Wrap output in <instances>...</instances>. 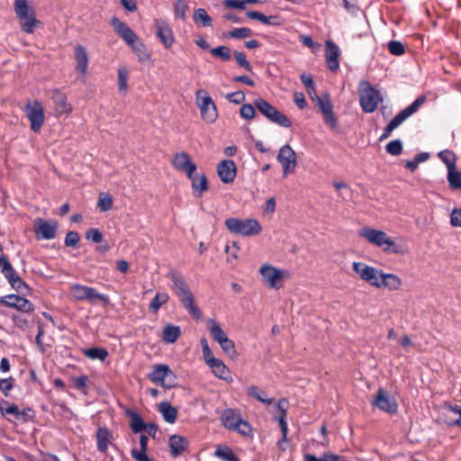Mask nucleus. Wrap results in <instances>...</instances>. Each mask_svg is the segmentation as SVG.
Returning a JSON list of instances; mask_svg holds the SVG:
<instances>
[{"mask_svg": "<svg viewBox=\"0 0 461 461\" xmlns=\"http://www.w3.org/2000/svg\"><path fill=\"white\" fill-rule=\"evenodd\" d=\"M170 279L172 281L171 288L179 297L184 307L194 319L199 320L202 312L194 304V294L188 288L185 279L176 273H171Z\"/></svg>", "mask_w": 461, "mask_h": 461, "instance_id": "1", "label": "nucleus"}, {"mask_svg": "<svg viewBox=\"0 0 461 461\" xmlns=\"http://www.w3.org/2000/svg\"><path fill=\"white\" fill-rule=\"evenodd\" d=\"M227 230L236 235L250 237L261 232L262 227L256 219L229 218L225 221Z\"/></svg>", "mask_w": 461, "mask_h": 461, "instance_id": "2", "label": "nucleus"}, {"mask_svg": "<svg viewBox=\"0 0 461 461\" xmlns=\"http://www.w3.org/2000/svg\"><path fill=\"white\" fill-rule=\"evenodd\" d=\"M358 236L366 240L369 243L382 248L384 251L393 250L398 253V246L394 241L383 230L370 227H364L358 230Z\"/></svg>", "mask_w": 461, "mask_h": 461, "instance_id": "3", "label": "nucleus"}, {"mask_svg": "<svg viewBox=\"0 0 461 461\" xmlns=\"http://www.w3.org/2000/svg\"><path fill=\"white\" fill-rule=\"evenodd\" d=\"M359 102L364 112L373 113L377 105L383 101L380 93L375 90L370 83L362 80L358 85Z\"/></svg>", "mask_w": 461, "mask_h": 461, "instance_id": "4", "label": "nucleus"}, {"mask_svg": "<svg viewBox=\"0 0 461 461\" xmlns=\"http://www.w3.org/2000/svg\"><path fill=\"white\" fill-rule=\"evenodd\" d=\"M69 291L73 298L77 301H87L91 303L100 301L104 305L110 303L107 295L98 293L95 288L90 286L73 284L70 285Z\"/></svg>", "mask_w": 461, "mask_h": 461, "instance_id": "5", "label": "nucleus"}, {"mask_svg": "<svg viewBox=\"0 0 461 461\" xmlns=\"http://www.w3.org/2000/svg\"><path fill=\"white\" fill-rule=\"evenodd\" d=\"M195 103L200 109L201 116L206 122H214L218 117L216 105L210 95L199 89L195 93Z\"/></svg>", "mask_w": 461, "mask_h": 461, "instance_id": "6", "label": "nucleus"}, {"mask_svg": "<svg viewBox=\"0 0 461 461\" xmlns=\"http://www.w3.org/2000/svg\"><path fill=\"white\" fill-rule=\"evenodd\" d=\"M255 106L257 109L266 116L269 121L275 122L282 127L289 128L291 126L290 120L281 112L276 110L265 99L259 97L255 100Z\"/></svg>", "mask_w": 461, "mask_h": 461, "instance_id": "7", "label": "nucleus"}, {"mask_svg": "<svg viewBox=\"0 0 461 461\" xmlns=\"http://www.w3.org/2000/svg\"><path fill=\"white\" fill-rule=\"evenodd\" d=\"M149 380L166 388H172L176 385V377L165 364L156 365L149 374Z\"/></svg>", "mask_w": 461, "mask_h": 461, "instance_id": "8", "label": "nucleus"}, {"mask_svg": "<svg viewBox=\"0 0 461 461\" xmlns=\"http://www.w3.org/2000/svg\"><path fill=\"white\" fill-rule=\"evenodd\" d=\"M352 268L358 276L370 285L377 288L383 271L362 262H353Z\"/></svg>", "mask_w": 461, "mask_h": 461, "instance_id": "9", "label": "nucleus"}, {"mask_svg": "<svg viewBox=\"0 0 461 461\" xmlns=\"http://www.w3.org/2000/svg\"><path fill=\"white\" fill-rule=\"evenodd\" d=\"M259 273L262 276L264 284L269 288H279L280 283L287 276V272L285 270H280L276 268L275 267L264 264L259 268Z\"/></svg>", "mask_w": 461, "mask_h": 461, "instance_id": "10", "label": "nucleus"}, {"mask_svg": "<svg viewBox=\"0 0 461 461\" xmlns=\"http://www.w3.org/2000/svg\"><path fill=\"white\" fill-rule=\"evenodd\" d=\"M276 159L282 166L285 177L295 171L297 165L296 153L291 146H282L278 150Z\"/></svg>", "mask_w": 461, "mask_h": 461, "instance_id": "11", "label": "nucleus"}, {"mask_svg": "<svg viewBox=\"0 0 461 461\" xmlns=\"http://www.w3.org/2000/svg\"><path fill=\"white\" fill-rule=\"evenodd\" d=\"M372 404L379 410L388 413H395L398 409V404L395 399L383 388H380L377 391L375 397L372 401Z\"/></svg>", "mask_w": 461, "mask_h": 461, "instance_id": "12", "label": "nucleus"}, {"mask_svg": "<svg viewBox=\"0 0 461 461\" xmlns=\"http://www.w3.org/2000/svg\"><path fill=\"white\" fill-rule=\"evenodd\" d=\"M58 226V221L55 220L45 221L41 218H37L34 221V230L39 239H54Z\"/></svg>", "mask_w": 461, "mask_h": 461, "instance_id": "13", "label": "nucleus"}, {"mask_svg": "<svg viewBox=\"0 0 461 461\" xmlns=\"http://www.w3.org/2000/svg\"><path fill=\"white\" fill-rule=\"evenodd\" d=\"M25 113L31 122L32 130L35 132L39 131L44 123V110L41 103L27 104Z\"/></svg>", "mask_w": 461, "mask_h": 461, "instance_id": "14", "label": "nucleus"}, {"mask_svg": "<svg viewBox=\"0 0 461 461\" xmlns=\"http://www.w3.org/2000/svg\"><path fill=\"white\" fill-rule=\"evenodd\" d=\"M172 164L176 170L183 171L187 177H192V174L196 171V165L186 152H178L175 154Z\"/></svg>", "mask_w": 461, "mask_h": 461, "instance_id": "15", "label": "nucleus"}, {"mask_svg": "<svg viewBox=\"0 0 461 461\" xmlns=\"http://www.w3.org/2000/svg\"><path fill=\"white\" fill-rule=\"evenodd\" d=\"M154 27L156 35L166 49H170L175 41L172 29L168 23L162 20H155Z\"/></svg>", "mask_w": 461, "mask_h": 461, "instance_id": "16", "label": "nucleus"}, {"mask_svg": "<svg viewBox=\"0 0 461 461\" xmlns=\"http://www.w3.org/2000/svg\"><path fill=\"white\" fill-rule=\"evenodd\" d=\"M315 104L321 109L325 122L332 128L337 126V121L333 113V107L328 94L322 97L315 95Z\"/></svg>", "mask_w": 461, "mask_h": 461, "instance_id": "17", "label": "nucleus"}, {"mask_svg": "<svg viewBox=\"0 0 461 461\" xmlns=\"http://www.w3.org/2000/svg\"><path fill=\"white\" fill-rule=\"evenodd\" d=\"M217 173L221 182L229 184L234 181L237 176V167L232 160L223 159L217 167Z\"/></svg>", "mask_w": 461, "mask_h": 461, "instance_id": "18", "label": "nucleus"}, {"mask_svg": "<svg viewBox=\"0 0 461 461\" xmlns=\"http://www.w3.org/2000/svg\"><path fill=\"white\" fill-rule=\"evenodd\" d=\"M2 301L6 306L17 309L23 312L33 311V305L29 300L16 294L6 295Z\"/></svg>", "mask_w": 461, "mask_h": 461, "instance_id": "19", "label": "nucleus"}, {"mask_svg": "<svg viewBox=\"0 0 461 461\" xmlns=\"http://www.w3.org/2000/svg\"><path fill=\"white\" fill-rule=\"evenodd\" d=\"M111 23L116 33L119 34L128 45L132 44L138 40L135 32L118 18L113 17L111 20Z\"/></svg>", "mask_w": 461, "mask_h": 461, "instance_id": "20", "label": "nucleus"}, {"mask_svg": "<svg viewBox=\"0 0 461 461\" xmlns=\"http://www.w3.org/2000/svg\"><path fill=\"white\" fill-rule=\"evenodd\" d=\"M74 58L76 60V69L80 72L82 76H86L88 67V52L83 45H77L74 48Z\"/></svg>", "mask_w": 461, "mask_h": 461, "instance_id": "21", "label": "nucleus"}, {"mask_svg": "<svg viewBox=\"0 0 461 461\" xmlns=\"http://www.w3.org/2000/svg\"><path fill=\"white\" fill-rule=\"evenodd\" d=\"M51 99L58 113H69L72 112V106L68 103L67 95L59 89L51 91Z\"/></svg>", "mask_w": 461, "mask_h": 461, "instance_id": "22", "label": "nucleus"}, {"mask_svg": "<svg viewBox=\"0 0 461 461\" xmlns=\"http://www.w3.org/2000/svg\"><path fill=\"white\" fill-rule=\"evenodd\" d=\"M339 47L332 41H326V62L328 65V68L335 71L339 68Z\"/></svg>", "mask_w": 461, "mask_h": 461, "instance_id": "23", "label": "nucleus"}, {"mask_svg": "<svg viewBox=\"0 0 461 461\" xmlns=\"http://www.w3.org/2000/svg\"><path fill=\"white\" fill-rule=\"evenodd\" d=\"M188 440L179 435H173L169 438L168 445L172 456H180L188 447Z\"/></svg>", "mask_w": 461, "mask_h": 461, "instance_id": "24", "label": "nucleus"}, {"mask_svg": "<svg viewBox=\"0 0 461 461\" xmlns=\"http://www.w3.org/2000/svg\"><path fill=\"white\" fill-rule=\"evenodd\" d=\"M401 286L402 280L398 276L383 272L377 288H387L390 291H396L399 290Z\"/></svg>", "mask_w": 461, "mask_h": 461, "instance_id": "25", "label": "nucleus"}, {"mask_svg": "<svg viewBox=\"0 0 461 461\" xmlns=\"http://www.w3.org/2000/svg\"><path fill=\"white\" fill-rule=\"evenodd\" d=\"M209 366L212 369L214 375L217 376L218 378L224 380L228 383H231L233 381L229 368L221 359L216 360Z\"/></svg>", "mask_w": 461, "mask_h": 461, "instance_id": "26", "label": "nucleus"}, {"mask_svg": "<svg viewBox=\"0 0 461 461\" xmlns=\"http://www.w3.org/2000/svg\"><path fill=\"white\" fill-rule=\"evenodd\" d=\"M192 181V188L195 196H201L202 194L208 189V182L204 174H192V177H188Z\"/></svg>", "mask_w": 461, "mask_h": 461, "instance_id": "27", "label": "nucleus"}, {"mask_svg": "<svg viewBox=\"0 0 461 461\" xmlns=\"http://www.w3.org/2000/svg\"><path fill=\"white\" fill-rule=\"evenodd\" d=\"M207 329L209 330L212 338L217 343L222 342L228 336L221 329L220 323L213 319L207 320Z\"/></svg>", "mask_w": 461, "mask_h": 461, "instance_id": "28", "label": "nucleus"}, {"mask_svg": "<svg viewBox=\"0 0 461 461\" xmlns=\"http://www.w3.org/2000/svg\"><path fill=\"white\" fill-rule=\"evenodd\" d=\"M158 411L161 413L163 419L167 423L173 424L177 416V410L172 406L168 402L165 401L159 403Z\"/></svg>", "mask_w": 461, "mask_h": 461, "instance_id": "29", "label": "nucleus"}, {"mask_svg": "<svg viewBox=\"0 0 461 461\" xmlns=\"http://www.w3.org/2000/svg\"><path fill=\"white\" fill-rule=\"evenodd\" d=\"M240 419L241 417L240 412L232 409L225 410L221 416L223 426L230 429H232V428L236 426Z\"/></svg>", "mask_w": 461, "mask_h": 461, "instance_id": "30", "label": "nucleus"}, {"mask_svg": "<svg viewBox=\"0 0 461 461\" xmlns=\"http://www.w3.org/2000/svg\"><path fill=\"white\" fill-rule=\"evenodd\" d=\"M181 334V330L178 326H175L172 324H167L164 327L162 330V339L167 343L171 344L176 341Z\"/></svg>", "mask_w": 461, "mask_h": 461, "instance_id": "31", "label": "nucleus"}, {"mask_svg": "<svg viewBox=\"0 0 461 461\" xmlns=\"http://www.w3.org/2000/svg\"><path fill=\"white\" fill-rule=\"evenodd\" d=\"M18 19L22 30L26 33H32L34 32L35 26L40 23V22L36 19L35 13H31V14H27L23 18Z\"/></svg>", "mask_w": 461, "mask_h": 461, "instance_id": "32", "label": "nucleus"}, {"mask_svg": "<svg viewBox=\"0 0 461 461\" xmlns=\"http://www.w3.org/2000/svg\"><path fill=\"white\" fill-rule=\"evenodd\" d=\"M130 46L140 62L150 60V54L148 52L146 46L139 39Z\"/></svg>", "mask_w": 461, "mask_h": 461, "instance_id": "33", "label": "nucleus"}, {"mask_svg": "<svg viewBox=\"0 0 461 461\" xmlns=\"http://www.w3.org/2000/svg\"><path fill=\"white\" fill-rule=\"evenodd\" d=\"M14 9L17 18H23L31 13H35L34 9L29 5L28 0H15Z\"/></svg>", "mask_w": 461, "mask_h": 461, "instance_id": "34", "label": "nucleus"}, {"mask_svg": "<svg viewBox=\"0 0 461 461\" xmlns=\"http://www.w3.org/2000/svg\"><path fill=\"white\" fill-rule=\"evenodd\" d=\"M127 414L131 418L130 426L134 433H139L146 429L147 424L137 412L133 411H128Z\"/></svg>", "mask_w": 461, "mask_h": 461, "instance_id": "35", "label": "nucleus"}, {"mask_svg": "<svg viewBox=\"0 0 461 461\" xmlns=\"http://www.w3.org/2000/svg\"><path fill=\"white\" fill-rule=\"evenodd\" d=\"M6 279L14 289L17 292L25 294L29 291V286L23 282L21 277L17 275L16 271L13 272V275L7 276Z\"/></svg>", "mask_w": 461, "mask_h": 461, "instance_id": "36", "label": "nucleus"}, {"mask_svg": "<svg viewBox=\"0 0 461 461\" xmlns=\"http://www.w3.org/2000/svg\"><path fill=\"white\" fill-rule=\"evenodd\" d=\"M110 433L105 428H99L96 432L97 448L100 452H105L109 443Z\"/></svg>", "mask_w": 461, "mask_h": 461, "instance_id": "37", "label": "nucleus"}, {"mask_svg": "<svg viewBox=\"0 0 461 461\" xmlns=\"http://www.w3.org/2000/svg\"><path fill=\"white\" fill-rule=\"evenodd\" d=\"M426 100L425 95L419 96L411 105L404 108L402 111L399 113V114L402 117V119L405 121L408 119L411 114L416 113L420 105L424 104Z\"/></svg>", "mask_w": 461, "mask_h": 461, "instance_id": "38", "label": "nucleus"}, {"mask_svg": "<svg viewBox=\"0 0 461 461\" xmlns=\"http://www.w3.org/2000/svg\"><path fill=\"white\" fill-rule=\"evenodd\" d=\"M214 455L224 461H240L239 457L228 446H219L216 448Z\"/></svg>", "mask_w": 461, "mask_h": 461, "instance_id": "39", "label": "nucleus"}, {"mask_svg": "<svg viewBox=\"0 0 461 461\" xmlns=\"http://www.w3.org/2000/svg\"><path fill=\"white\" fill-rule=\"evenodd\" d=\"M403 122L404 120L402 117L399 113L396 114L384 128V133L380 137V140L389 138L393 131L399 127Z\"/></svg>", "mask_w": 461, "mask_h": 461, "instance_id": "40", "label": "nucleus"}, {"mask_svg": "<svg viewBox=\"0 0 461 461\" xmlns=\"http://www.w3.org/2000/svg\"><path fill=\"white\" fill-rule=\"evenodd\" d=\"M84 355L90 359H99L104 361L107 356L108 351L103 348H89L84 349Z\"/></svg>", "mask_w": 461, "mask_h": 461, "instance_id": "41", "label": "nucleus"}, {"mask_svg": "<svg viewBox=\"0 0 461 461\" xmlns=\"http://www.w3.org/2000/svg\"><path fill=\"white\" fill-rule=\"evenodd\" d=\"M444 415L455 414L457 415L456 419H452L447 421L449 425H460L461 423V405H446L443 408Z\"/></svg>", "mask_w": 461, "mask_h": 461, "instance_id": "42", "label": "nucleus"}, {"mask_svg": "<svg viewBox=\"0 0 461 461\" xmlns=\"http://www.w3.org/2000/svg\"><path fill=\"white\" fill-rule=\"evenodd\" d=\"M438 156L447 166V171L456 167V157L453 151L448 149L442 150Z\"/></svg>", "mask_w": 461, "mask_h": 461, "instance_id": "43", "label": "nucleus"}, {"mask_svg": "<svg viewBox=\"0 0 461 461\" xmlns=\"http://www.w3.org/2000/svg\"><path fill=\"white\" fill-rule=\"evenodd\" d=\"M169 299V295L167 293H158L149 303V310L152 312H157L159 308L165 304Z\"/></svg>", "mask_w": 461, "mask_h": 461, "instance_id": "44", "label": "nucleus"}, {"mask_svg": "<svg viewBox=\"0 0 461 461\" xmlns=\"http://www.w3.org/2000/svg\"><path fill=\"white\" fill-rule=\"evenodd\" d=\"M249 19L258 20L264 24L279 25V22H270V19H277V16H266L262 13L257 11H250L247 13Z\"/></svg>", "mask_w": 461, "mask_h": 461, "instance_id": "45", "label": "nucleus"}, {"mask_svg": "<svg viewBox=\"0 0 461 461\" xmlns=\"http://www.w3.org/2000/svg\"><path fill=\"white\" fill-rule=\"evenodd\" d=\"M248 394L250 397L257 399L258 401L264 402L266 404H271L273 402V399L267 398L266 393L259 391V389L256 385H251L248 388Z\"/></svg>", "mask_w": 461, "mask_h": 461, "instance_id": "46", "label": "nucleus"}, {"mask_svg": "<svg viewBox=\"0 0 461 461\" xmlns=\"http://www.w3.org/2000/svg\"><path fill=\"white\" fill-rule=\"evenodd\" d=\"M194 20L195 23L201 22L204 27H211L212 25V18L203 8H199L194 12Z\"/></svg>", "mask_w": 461, "mask_h": 461, "instance_id": "47", "label": "nucleus"}, {"mask_svg": "<svg viewBox=\"0 0 461 461\" xmlns=\"http://www.w3.org/2000/svg\"><path fill=\"white\" fill-rule=\"evenodd\" d=\"M19 411L20 410L16 404H9L8 402L5 400L0 402V413L3 416L10 414L14 415L15 419H17Z\"/></svg>", "mask_w": 461, "mask_h": 461, "instance_id": "48", "label": "nucleus"}, {"mask_svg": "<svg viewBox=\"0 0 461 461\" xmlns=\"http://www.w3.org/2000/svg\"><path fill=\"white\" fill-rule=\"evenodd\" d=\"M447 181L451 188H461V172L457 171L456 167L448 170Z\"/></svg>", "mask_w": 461, "mask_h": 461, "instance_id": "49", "label": "nucleus"}, {"mask_svg": "<svg viewBox=\"0 0 461 461\" xmlns=\"http://www.w3.org/2000/svg\"><path fill=\"white\" fill-rule=\"evenodd\" d=\"M219 345L231 359H235L238 357L235 344L230 339H229V337H227L222 342H220Z\"/></svg>", "mask_w": 461, "mask_h": 461, "instance_id": "50", "label": "nucleus"}, {"mask_svg": "<svg viewBox=\"0 0 461 461\" xmlns=\"http://www.w3.org/2000/svg\"><path fill=\"white\" fill-rule=\"evenodd\" d=\"M129 72L126 68L121 67L118 68V89L120 92L127 90L128 87Z\"/></svg>", "mask_w": 461, "mask_h": 461, "instance_id": "51", "label": "nucleus"}, {"mask_svg": "<svg viewBox=\"0 0 461 461\" xmlns=\"http://www.w3.org/2000/svg\"><path fill=\"white\" fill-rule=\"evenodd\" d=\"M97 204L102 212L109 211L113 206L112 196L106 193H101L98 197Z\"/></svg>", "mask_w": 461, "mask_h": 461, "instance_id": "52", "label": "nucleus"}, {"mask_svg": "<svg viewBox=\"0 0 461 461\" xmlns=\"http://www.w3.org/2000/svg\"><path fill=\"white\" fill-rule=\"evenodd\" d=\"M333 185H334V187L337 189L339 195L343 200H348L351 197L352 190L346 183L335 182Z\"/></svg>", "mask_w": 461, "mask_h": 461, "instance_id": "53", "label": "nucleus"}, {"mask_svg": "<svg viewBox=\"0 0 461 461\" xmlns=\"http://www.w3.org/2000/svg\"><path fill=\"white\" fill-rule=\"evenodd\" d=\"M252 34V31L248 27H241L229 32L226 36L232 39H244Z\"/></svg>", "mask_w": 461, "mask_h": 461, "instance_id": "54", "label": "nucleus"}, {"mask_svg": "<svg viewBox=\"0 0 461 461\" xmlns=\"http://www.w3.org/2000/svg\"><path fill=\"white\" fill-rule=\"evenodd\" d=\"M211 53L212 56L216 58H220L225 61H228L230 59V50L226 46H219L216 48H213L211 50Z\"/></svg>", "mask_w": 461, "mask_h": 461, "instance_id": "55", "label": "nucleus"}, {"mask_svg": "<svg viewBox=\"0 0 461 461\" xmlns=\"http://www.w3.org/2000/svg\"><path fill=\"white\" fill-rule=\"evenodd\" d=\"M234 59L239 66L245 68L247 71L250 72L252 70V66L249 61L247 59L245 54L241 51L235 50L233 52Z\"/></svg>", "mask_w": 461, "mask_h": 461, "instance_id": "56", "label": "nucleus"}, {"mask_svg": "<svg viewBox=\"0 0 461 461\" xmlns=\"http://www.w3.org/2000/svg\"><path fill=\"white\" fill-rule=\"evenodd\" d=\"M385 149L391 155L398 156L402 151V141L400 140H392L386 144Z\"/></svg>", "mask_w": 461, "mask_h": 461, "instance_id": "57", "label": "nucleus"}, {"mask_svg": "<svg viewBox=\"0 0 461 461\" xmlns=\"http://www.w3.org/2000/svg\"><path fill=\"white\" fill-rule=\"evenodd\" d=\"M388 50L392 54L396 56H401L405 51L403 44L398 41H391L388 43Z\"/></svg>", "mask_w": 461, "mask_h": 461, "instance_id": "58", "label": "nucleus"}, {"mask_svg": "<svg viewBox=\"0 0 461 461\" xmlns=\"http://www.w3.org/2000/svg\"><path fill=\"white\" fill-rule=\"evenodd\" d=\"M255 113L256 112L254 106L249 104H242L240 110V116L247 120L253 119L255 116Z\"/></svg>", "mask_w": 461, "mask_h": 461, "instance_id": "59", "label": "nucleus"}, {"mask_svg": "<svg viewBox=\"0 0 461 461\" xmlns=\"http://www.w3.org/2000/svg\"><path fill=\"white\" fill-rule=\"evenodd\" d=\"M233 430L238 431L243 436H248L251 432V428L249 424L244 420L242 418L240 420V421L232 428Z\"/></svg>", "mask_w": 461, "mask_h": 461, "instance_id": "60", "label": "nucleus"}, {"mask_svg": "<svg viewBox=\"0 0 461 461\" xmlns=\"http://www.w3.org/2000/svg\"><path fill=\"white\" fill-rule=\"evenodd\" d=\"M0 269L5 277L13 275V272L15 271L5 256H0Z\"/></svg>", "mask_w": 461, "mask_h": 461, "instance_id": "61", "label": "nucleus"}, {"mask_svg": "<svg viewBox=\"0 0 461 461\" xmlns=\"http://www.w3.org/2000/svg\"><path fill=\"white\" fill-rule=\"evenodd\" d=\"M174 9L176 15L181 19H184L185 17V13L188 9V6L184 0H176Z\"/></svg>", "mask_w": 461, "mask_h": 461, "instance_id": "62", "label": "nucleus"}, {"mask_svg": "<svg viewBox=\"0 0 461 461\" xmlns=\"http://www.w3.org/2000/svg\"><path fill=\"white\" fill-rule=\"evenodd\" d=\"M13 387H14L13 377L0 379V390L5 396H8V393L13 389Z\"/></svg>", "mask_w": 461, "mask_h": 461, "instance_id": "63", "label": "nucleus"}, {"mask_svg": "<svg viewBox=\"0 0 461 461\" xmlns=\"http://www.w3.org/2000/svg\"><path fill=\"white\" fill-rule=\"evenodd\" d=\"M86 238L95 243H100L103 240V234L97 229H90L86 232Z\"/></svg>", "mask_w": 461, "mask_h": 461, "instance_id": "64", "label": "nucleus"}]
</instances>
